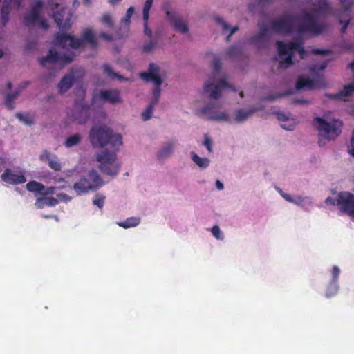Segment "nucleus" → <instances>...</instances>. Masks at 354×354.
<instances>
[{"label":"nucleus","mask_w":354,"mask_h":354,"mask_svg":"<svg viewBox=\"0 0 354 354\" xmlns=\"http://www.w3.org/2000/svg\"><path fill=\"white\" fill-rule=\"evenodd\" d=\"M8 1L10 2V6L11 3L13 2L17 5V8H19L21 3V0H8Z\"/></svg>","instance_id":"nucleus-63"},{"label":"nucleus","mask_w":354,"mask_h":354,"mask_svg":"<svg viewBox=\"0 0 354 354\" xmlns=\"http://www.w3.org/2000/svg\"><path fill=\"white\" fill-rule=\"evenodd\" d=\"M30 84L29 81H24L20 84L19 88L17 89L19 93H21L24 88H26Z\"/></svg>","instance_id":"nucleus-59"},{"label":"nucleus","mask_w":354,"mask_h":354,"mask_svg":"<svg viewBox=\"0 0 354 354\" xmlns=\"http://www.w3.org/2000/svg\"><path fill=\"white\" fill-rule=\"evenodd\" d=\"M100 36L101 38L104 39V40H106L108 41H111L113 39V35L110 34H106L105 32H101L100 34Z\"/></svg>","instance_id":"nucleus-56"},{"label":"nucleus","mask_w":354,"mask_h":354,"mask_svg":"<svg viewBox=\"0 0 354 354\" xmlns=\"http://www.w3.org/2000/svg\"><path fill=\"white\" fill-rule=\"evenodd\" d=\"M279 193L281 194V195L283 196V198L288 201V202H293V199L292 198V196L288 194H284L282 192L281 189L279 190Z\"/></svg>","instance_id":"nucleus-60"},{"label":"nucleus","mask_w":354,"mask_h":354,"mask_svg":"<svg viewBox=\"0 0 354 354\" xmlns=\"http://www.w3.org/2000/svg\"><path fill=\"white\" fill-rule=\"evenodd\" d=\"M325 203L328 205H337L338 207V196H337V198L328 196L325 200Z\"/></svg>","instance_id":"nucleus-50"},{"label":"nucleus","mask_w":354,"mask_h":354,"mask_svg":"<svg viewBox=\"0 0 354 354\" xmlns=\"http://www.w3.org/2000/svg\"><path fill=\"white\" fill-rule=\"evenodd\" d=\"M215 19L217 21V23L221 25L222 28V31L223 32H227L230 29V26L227 23H225L222 18L216 17Z\"/></svg>","instance_id":"nucleus-43"},{"label":"nucleus","mask_w":354,"mask_h":354,"mask_svg":"<svg viewBox=\"0 0 354 354\" xmlns=\"http://www.w3.org/2000/svg\"><path fill=\"white\" fill-rule=\"evenodd\" d=\"M42 7L43 2L41 0H35L30 10L41 14Z\"/></svg>","instance_id":"nucleus-41"},{"label":"nucleus","mask_w":354,"mask_h":354,"mask_svg":"<svg viewBox=\"0 0 354 354\" xmlns=\"http://www.w3.org/2000/svg\"><path fill=\"white\" fill-rule=\"evenodd\" d=\"M350 19H348L347 21H342L339 20V23L343 24V26L341 28V32L345 33L347 29V27L349 24Z\"/></svg>","instance_id":"nucleus-57"},{"label":"nucleus","mask_w":354,"mask_h":354,"mask_svg":"<svg viewBox=\"0 0 354 354\" xmlns=\"http://www.w3.org/2000/svg\"><path fill=\"white\" fill-rule=\"evenodd\" d=\"M10 12V2L8 0H4L2 7L1 8V17L3 26H6L9 20V15Z\"/></svg>","instance_id":"nucleus-26"},{"label":"nucleus","mask_w":354,"mask_h":354,"mask_svg":"<svg viewBox=\"0 0 354 354\" xmlns=\"http://www.w3.org/2000/svg\"><path fill=\"white\" fill-rule=\"evenodd\" d=\"M156 104L154 103H151L147 106L145 111L142 113V117L143 120L146 121L151 118L153 109Z\"/></svg>","instance_id":"nucleus-36"},{"label":"nucleus","mask_w":354,"mask_h":354,"mask_svg":"<svg viewBox=\"0 0 354 354\" xmlns=\"http://www.w3.org/2000/svg\"><path fill=\"white\" fill-rule=\"evenodd\" d=\"M19 93V91L17 90L6 96L5 105L9 110H12L14 109V101L17 98Z\"/></svg>","instance_id":"nucleus-28"},{"label":"nucleus","mask_w":354,"mask_h":354,"mask_svg":"<svg viewBox=\"0 0 354 354\" xmlns=\"http://www.w3.org/2000/svg\"><path fill=\"white\" fill-rule=\"evenodd\" d=\"M239 30V27L238 26H234L233 27L231 30H230V34L227 36V40L228 41L230 39V37L235 32H236L237 30Z\"/></svg>","instance_id":"nucleus-62"},{"label":"nucleus","mask_w":354,"mask_h":354,"mask_svg":"<svg viewBox=\"0 0 354 354\" xmlns=\"http://www.w3.org/2000/svg\"><path fill=\"white\" fill-rule=\"evenodd\" d=\"M276 44L279 55H288L286 58L279 61V68H286L293 64L292 59L295 51L299 53L301 59H304L306 55V52L301 41H289L288 43L277 41Z\"/></svg>","instance_id":"nucleus-5"},{"label":"nucleus","mask_w":354,"mask_h":354,"mask_svg":"<svg viewBox=\"0 0 354 354\" xmlns=\"http://www.w3.org/2000/svg\"><path fill=\"white\" fill-rule=\"evenodd\" d=\"M160 67L154 64L150 63L148 71L140 73V77L146 82H152L155 84V88L153 90V100L151 103L156 104L159 100L160 95V86L162 84V80L159 75Z\"/></svg>","instance_id":"nucleus-9"},{"label":"nucleus","mask_w":354,"mask_h":354,"mask_svg":"<svg viewBox=\"0 0 354 354\" xmlns=\"http://www.w3.org/2000/svg\"><path fill=\"white\" fill-rule=\"evenodd\" d=\"M326 66H327V63L325 62V63L320 64L319 66H314L313 67L310 68V71H315L316 70L323 71L326 68Z\"/></svg>","instance_id":"nucleus-58"},{"label":"nucleus","mask_w":354,"mask_h":354,"mask_svg":"<svg viewBox=\"0 0 354 354\" xmlns=\"http://www.w3.org/2000/svg\"><path fill=\"white\" fill-rule=\"evenodd\" d=\"M293 92L292 91H287L284 93H276V94H274V95H268L267 96H266L265 97L263 98V100L264 101H268V102H272L278 98H281V97H285V96H288V95H290L291 94H292Z\"/></svg>","instance_id":"nucleus-32"},{"label":"nucleus","mask_w":354,"mask_h":354,"mask_svg":"<svg viewBox=\"0 0 354 354\" xmlns=\"http://www.w3.org/2000/svg\"><path fill=\"white\" fill-rule=\"evenodd\" d=\"M166 15L167 19L172 24L175 30L183 34H185L188 32L189 29L187 23L180 17L170 11H167Z\"/></svg>","instance_id":"nucleus-18"},{"label":"nucleus","mask_w":354,"mask_h":354,"mask_svg":"<svg viewBox=\"0 0 354 354\" xmlns=\"http://www.w3.org/2000/svg\"><path fill=\"white\" fill-rule=\"evenodd\" d=\"M153 0H146L143 8V20L148 21L149 17V10L152 6Z\"/></svg>","instance_id":"nucleus-33"},{"label":"nucleus","mask_w":354,"mask_h":354,"mask_svg":"<svg viewBox=\"0 0 354 354\" xmlns=\"http://www.w3.org/2000/svg\"><path fill=\"white\" fill-rule=\"evenodd\" d=\"M203 145L206 147L209 152L212 151V140L207 135H205Z\"/></svg>","instance_id":"nucleus-49"},{"label":"nucleus","mask_w":354,"mask_h":354,"mask_svg":"<svg viewBox=\"0 0 354 354\" xmlns=\"http://www.w3.org/2000/svg\"><path fill=\"white\" fill-rule=\"evenodd\" d=\"M211 231L214 236L216 237L217 239H223V237L222 233L218 225L213 226Z\"/></svg>","instance_id":"nucleus-45"},{"label":"nucleus","mask_w":354,"mask_h":354,"mask_svg":"<svg viewBox=\"0 0 354 354\" xmlns=\"http://www.w3.org/2000/svg\"><path fill=\"white\" fill-rule=\"evenodd\" d=\"M104 73H106L109 77L111 78L117 77L118 79H123V77L118 73L113 71L111 66L109 64L103 65Z\"/></svg>","instance_id":"nucleus-35"},{"label":"nucleus","mask_w":354,"mask_h":354,"mask_svg":"<svg viewBox=\"0 0 354 354\" xmlns=\"http://www.w3.org/2000/svg\"><path fill=\"white\" fill-rule=\"evenodd\" d=\"M101 21L109 28H112L114 26L112 16L109 13L104 14L102 16Z\"/></svg>","instance_id":"nucleus-34"},{"label":"nucleus","mask_w":354,"mask_h":354,"mask_svg":"<svg viewBox=\"0 0 354 354\" xmlns=\"http://www.w3.org/2000/svg\"><path fill=\"white\" fill-rule=\"evenodd\" d=\"M82 98L75 100L73 107L67 112L68 118L80 124L87 122L91 116V106L84 102L85 91L82 90Z\"/></svg>","instance_id":"nucleus-6"},{"label":"nucleus","mask_w":354,"mask_h":354,"mask_svg":"<svg viewBox=\"0 0 354 354\" xmlns=\"http://www.w3.org/2000/svg\"><path fill=\"white\" fill-rule=\"evenodd\" d=\"M37 23L39 24V25L45 30L48 29V24L47 23V21L43 19H41V17H40V20H39V21H37Z\"/></svg>","instance_id":"nucleus-61"},{"label":"nucleus","mask_w":354,"mask_h":354,"mask_svg":"<svg viewBox=\"0 0 354 354\" xmlns=\"http://www.w3.org/2000/svg\"><path fill=\"white\" fill-rule=\"evenodd\" d=\"M84 43L89 44L93 49L97 48V39L92 30H84L82 34V39L62 32H57L55 35V45L62 49L66 48L67 46L73 49H79L84 47Z\"/></svg>","instance_id":"nucleus-4"},{"label":"nucleus","mask_w":354,"mask_h":354,"mask_svg":"<svg viewBox=\"0 0 354 354\" xmlns=\"http://www.w3.org/2000/svg\"><path fill=\"white\" fill-rule=\"evenodd\" d=\"M332 276H333V282L337 283L339 274L340 270L337 266H333L331 270Z\"/></svg>","instance_id":"nucleus-46"},{"label":"nucleus","mask_w":354,"mask_h":354,"mask_svg":"<svg viewBox=\"0 0 354 354\" xmlns=\"http://www.w3.org/2000/svg\"><path fill=\"white\" fill-rule=\"evenodd\" d=\"M223 88H229L234 91L236 89L230 85L225 79H221L216 84L207 82L205 84L204 90L207 93H209V97L217 100L221 97V91Z\"/></svg>","instance_id":"nucleus-15"},{"label":"nucleus","mask_w":354,"mask_h":354,"mask_svg":"<svg viewBox=\"0 0 354 354\" xmlns=\"http://www.w3.org/2000/svg\"><path fill=\"white\" fill-rule=\"evenodd\" d=\"M216 186L219 190H222L224 188L223 184L220 180H216Z\"/></svg>","instance_id":"nucleus-64"},{"label":"nucleus","mask_w":354,"mask_h":354,"mask_svg":"<svg viewBox=\"0 0 354 354\" xmlns=\"http://www.w3.org/2000/svg\"><path fill=\"white\" fill-rule=\"evenodd\" d=\"M41 14L30 11L29 13L26 14L24 17V24L28 27L34 26L40 20Z\"/></svg>","instance_id":"nucleus-24"},{"label":"nucleus","mask_w":354,"mask_h":354,"mask_svg":"<svg viewBox=\"0 0 354 354\" xmlns=\"http://www.w3.org/2000/svg\"><path fill=\"white\" fill-rule=\"evenodd\" d=\"M256 111H257V109H250L247 111L243 109H238L236 111L234 120L238 123L245 121Z\"/></svg>","instance_id":"nucleus-23"},{"label":"nucleus","mask_w":354,"mask_h":354,"mask_svg":"<svg viewBox=\"0 0 354 354\" xmlns=\"http://www.w3.org/2000/svg\"><path fill=\"white\" fill-rule=\"evenodd\" d=\"M294 104H310V102L307 100L302 98H294L292 101Z\"/></svg>","instance_id":"nucleus-52"},{"label":"nucleus","mask_w":354,"mask_h":354,"mask_svg":"<svg viewBox=\"0 0 354 354\" xmlns=\"http://www.w3.org/2000/svg\"><path fill=\"white\" fill-rule=\"evenodd\" d=\"M241 48L239 46H232L230 48H227L226 50V54L230 57H234L241 53Z\"/></svg>","instance_id":"nucleus-38"},{"label":"nucleus","mask_w":354,"mask_h":354,"mask_svg":"<svg viewBox=\"0 0 354 354\" xmlns=\"http://www.w3.org/2000/svg\"><path fill=\"white\" fill-rule=\"evenodd\" d=\"M354 92V84H350L345 85L343 90L335 94H326V95L333 100L342 99L343 97L351 96Z\"/></svg>","instance_id":"nucleus-20"},{"label":"nucleus","mask_w":354,"mask_h":354,"mask_svg":"<svg viewBox=\"0 0 354 354\" xmlns=\"http://www.w3.org/2000/svg\"><path fill=\"white\" fill-rule=\"evenodd\" d=\"M338 208L342 214L354 219V194L346 191L339 192Z\"/></svg>","instance_id":"nucleus-11"},{"label":"nucleus","mask_w":354,"mask_h":354,"mask_svg":"<svg viewBox=\"0 0 354 354\" xmlns=\"http://www.w3.org/2000/svg\"><path fill=\"white\" fill-rule=\"evenodd\" d=\"M297 19V17L295 15L283 14L279 18L271 20L269 22V26L266 25L261 26L258 24L259 31L251 37V41L254 44L259 43L266 37L269 29L277 34L289 35L295 29V24Z\"/></svg>","instance_id":"nucleus-3"},{"label":"nucleus","mask_w":354,"mask_h":354,"mask_svg":"<svg viewBox=\"0 0 354 354\" xmlns=\"http://www.w3.org/2000/svg\"><path fill=\"white\" fill-rule=\"evenodd\" d=\"M105 200V196L101 194H96L95 196V199L93 201V205L98 207L100 209H102L104 206Z\"/></svg>","instance_id":"nucleus-39"},{"label":"nucleus","mask_w":354,"mask_h":354,"mask_svg":"<svg viewBox=\"0 0 354 354\" xmlns=\"http://www.w3.org/2000/svg\"><path fill=\"white\" fill-rule=\"evenodd\" d=\"M48 166L55 171H59L62 169V165L56 156H54L53 159L50 158L48 162Z\"/></svg>","instance_id":"nucleus-37"},{"label":"nucleus","mask_w":354,"mask_h":354,"mask_svg":"<svg viewBox=\"0 0 354 354\" xmlns=\"http://www.w3.org/2000/svg\"><path fill=\"white\" fill-rule=\"evenodd\" d=\"M73 60V55L62 54L57 52L53 48L49 50L48 54L46 57L39 58V64L44 67H49L53 65L55 67L62 68L66 64L71 63Z\"/></svg>","instance_id":"nucleus-10"},{"label":"nucleus","mask_w":354,"mask_h":354,"mask_svg":"<svg viewBox=\"0 0 354 354\" xmlns=\"http://www.w3.org/2000/svg\"><path fill=\"white\" fill-rule=\"evenodd\" d=\"M156 46V42L153 41H150L148 43H146L142 46V50L145 53H149L153 49H154Z\"/></svg>","instance_id":"nucleus-42"},{"label":"nucleus","mask_w":354,"mask_h":354,"mask_svg":"<svg viewBox=\"0 0 354 354\" xmlns=\"http://www.w3.org/2000/svg\"><path fill=\"white\" fill-rule=\"evenodd\" d=\"M134 10V7L130 6L127 10L125 17L122 19V23H124V24L129 26V24H130V19L132 17Z\"/></svg>","instance_id":"nucleus-40"},{"label":"nucleus","mask_w":354,"mask_h":354,"mask_svg":"<svg viewBox=\"0 0 354 354\" xmlns=\"http://www.w3.org/2000/svg\"><path fill=\"white\" fill-rule=\"evenodd\" d=\"M221 63L220 59L218 57H215L212 62V66L214 68V73H216L219 71V70L221 68Z\"/></svg>","instance_id":"nucleus-48"},{"label":"nucleus","mask_w":354,"mask_h":354,"mask_svg":"<svg viewBox=\"0 0 354 354\" xmlns=\"http://www.w3.org/2000/svg\"><path fill=\"white\" fill-rule=\"evenodd\" d=\"M192 160L200 167L206 168L209 164V160L206 158H201L196 153L192 152Z\"/></svg>","instance_id":"nucleus-29"},{"label":"nucleus","mask_w":354,"mask_h":354,"mask_svg":"<svg viewBox=\"0 0 354 354\" xmlns=\"http://www.w3.org/2000/svg\"><path fill=\"white\" fill-rule=\"evenodd\" d=\"M98 96L103 102H108L111 104L122 102L120 91L116 89L101 90Z\"/></svg>","instance_id":"nucleus-17"},{"label":"nucleus","mask_w":354,"mask_h":354,"mask_svg":"<svg viewBox=\"0 0 354 354\" xmlns=\"http://www.w3.org/2000/svg\"><path fill=\"white\" fill-rule=\"evenodd\" d=\"M174 143L169 142L163 145L157 153V158L158 160H164L169 157L174 149Z\"/></svg>","instance_id":"nucleus-22"},{"label":"nucleus","mask_w":354,"mask_h":354,"mask_svg":"<svg viewBox=\"0 0 354 354\" xmlns=\"http://www.w3.org/2000/svg\"><path fill=\"white\" fill-rule=\"evenodd\" d=\"M333 13L334 12L331 10L327 0H319L316 8L310 12H304L301 17L304 24L296 28L297 34L303 35L309 32L315 35H320L324 31L325 26L318 24V19L320 17H325Z\"/></svg>","instance_id":"nucleus-2"},{"label":"nucleus","mask_w":354,"mask_h":354,"mask_svg":"<svg viewBox=\"0 0 354 354\" xmlns=\"http://www.w3.org/2000/svg\"><path fill=\"white\" fill-rule=\"evenodd\" d=\"M55 187H45V190L43 191V196L52 195L55 194Z\"/></svg>","instance_id":"nucleus-54"},{"label":"nucleus","mask_w":354,"mask_h":354,"mask_svg":"<svg viewBox=\"0 0 354 354\" xmlns=\"http://www.w3.org/2000/svg\"><path fill=\"white\" fill-rule=\"evenodd\" d=\"M89 140L94 148H103L109 146L111 151L103 150L97 155L96 159L100 163V169L104 174L115 176L120 169L117 161L116 151L122 145V137L115 133L106 125H94L89 132Z\"/></svg>","instance_id":"nucleus-1"},{"label":"nucleus","mask_w":354,"mask_h":354,"mask_svg":"<svg viewBox=\"0 0 354 354\" xmlns=\"http://www.w3.org/2000/svg\"><path fill=\"white\" fill-rule=\"evenodd\" d=\"M59 203V201L54 197H39L35 203L37 209H43L45 206L53 207Z\"/></svg>","instance_id":"nucleus-21"},{"label":"nucleus","mask_w":354,"mask_h":354,"mask_svg":"<svg viewBox=\"0 0 354 354\" xmlns=\"http://www.w3.org/2000/svg\"><path fill=\"white\" fill-rule=\"evenodd\" d=\"M325 86L324 77L323 75H317L312 80L308 77L299 76L295 85L296 90L299 91L304 88H322Z\"/></svg>","instance_id":"nucleus-14"},{"label":"nucleus","mask_w":354,"mask_h":354,"mask_svg":"<svg viewBox=\"0 0 354 354\" xmlns=\"http://www.w3.org/2000/svg\"><path fill=\"white\" fill-rule=\"evenodd\" d=\"M275 114H276L277 120L279 121L285 122V121H288L290 119V113L286 114L283 112L278 111V112H276Z\"/></svg>","instance_id":"nucleus-44"},{"label":"nucleus","mask_w":354,"mask_h":354,"mask_svg":"<svg viewBox=\"0 0 354 354\" xmlns=\"http://www.w3.org/2000/svg\"><path fill=\"white\" fill-rule=\"evenodd\" d=\"M145 34L149 37H151L152 32L148 26V21H144Z\"/></svg>","instance_id":"nucleus-55"},{"label":"nucleus","mask_w":354,"mask_h":354,"mask_svg":"<svg viewBox=\"0 0 354 354\" xmlns=\"http://www.w3.org/2000/svg\"><path fill=\"white\" fill-rule=\"evenodd\" d=\"M199 112L201 115H207V120L218 122H230V118L226 112H220L216 110V105L209 103L202 107Z\"/></svg>","instance_id":"nucleus-13"},{"label":"nucleus","mask_w":354,"mask_h":354,"mask_svg":"<svg viewBox=\"0 0 354 354\" xmlns=\"http://www.w3.org/2000/svg\"><path fill=\"white\" fill-rule=\"evenodd\" d=\"M103 185V181L99 174L95 170H91L86 176L81 178L73 185V189L77 194L85 193L88 190H96Z\"/></svg>","instance_id":"nucleus-7"},{"label":"nucleus","mask_w":354,"mask_h":354,"mask_svg":"<svg viewBox=\"0 0 354 354\" xmlns=\"http://www.w3.org/2000/svg\"><path fill=\"white\" fill-rule=\"evenodd\" d=\"M68 10L66 8H61L59 10L53 12V17L58 28L63 31L68 30L71 28V19L72 15L70 12L66 14Z\"/></svg>","instance_id":"nucleus-16"},{"label":"nucleus","mask_w":354,"mask_h":354,"mask_svg":"<svg viewBox=\"0 0 354 354\" xmlns=\"http://www.w3.org/2000/svg\"><path fill=\"white\" fill-rule=\"evenodd\" d=\"M26 171L24 169L18 168L17 170H12L10 168L5 169L1 175V179L3 182L12 185L24 184L26 182Z\"/></svg>","instance_id":"nucleus-12"},{"label":"nucleus","mask_w":354,"mask_h":354,"mask_svg":"<svg viewBox=\"0 0 354 354\" xmlns=\"http://www.w3.org/2000/svg\"><path fill=\"white\" fill-rule=\"evenodd\" d=\"M313 126L322 136L328 140H333L341 134L342 122H339V124H337V121L330 123L322 118L315 117L313 120Z\"/></svg>","instance_id":"nucleus-8"},{"label":"nucleus","mask_w":354,"mask_h":354,"mask_svg":"<svg viewBox=\"0 0 354 354\" xmlns=\"http://www.w3.org/2000/svg\"><path fill=\"white\" fill-rule=\"evenodd\" d=\"M341 5L344 8L346 12H348L352 5L353 0H340Z\"/></svg>","instance_id":"nucleus-47"},{"label":"nucleus","mask_w":354,"mask_h":354,"mask_svg":"<svg viewBox=\"0 0 354 354\" xmlns=\"http://www.w3.org/2000/svg\"><path fill=\"white\" fill-rule=\"evenodd\" d=\"M15 117L26 124L31 125L34 123L32 117L28 113H16Z\"/></svg>","instance_id":"nucleus-31"},{"label":"nucleus","mask_w":354,"mask_h":354,"mask_svg":"<svg viewBox=\"0 0 354 354\" xmlns=\"http://www.w3.org/2000/svg\"><path fill=\"white\" fill-rule=\"evenodd\" d=\"M81 136L79 133H75L66 138L64 142V145L68 148L72 147L79 144L81 140Z\"/></svg>","instance_id":"nucleus-30"},{"label":"nucleus","mask_w":354,"mask_h":354,"mask_svg":"<svg viewBox=\"0 0 354 354\" xmlns=\"http://www.w3.org/2000/svg\"><path fill=\"white\" fill-rule=\"evenodd\" d=\"M313 53L315 55H328L330 53L329 50L315 48L312 50Z\"/></svg>","instance_id":"nucleus-53"},{"label":"nucleus","mask_w":354,"mask_h":354,"mask_svg":"<svg viewBox=\"0 0 354 354\" xmlns=\"http://www.w3.org/2000/svg\"><path fill=\"white\" fill-rule=\"evenodd\" d=\"M39 159L43 162H48L50 159V153L47 150H44L39 156Z\"/></svg>","instance_id":"nucleus-51"},{"label":"nucleus","mask_w":354,"mask_h":354,"mask_svg":"<svg viewBox=\"0 0 354 354\" xmlns=\"http://www.w3.org/2000/svg\"><path fill=\"white\" fill-rule=\"evenodd\" d=\"M75 82V77L73 75H64L58 84L59 92L64 93L70 89Z\"/></svg>","instance_id":"nucleus-19"},{"label":"nucleus","mask_w":354,"mask_h":354,"mask_svg":"<svg viewBox=\"0 0 354 354\" xmlns=\"http://www.w3.org/2000/svg\"><path fill=\"white\" fill-rule=\"evenodd\" d=\"M26 187L28 191L36 194L42 195L43 191L45 190V186L42 183L35 180L28 182Z\"/></svg>","instance_id":"nucleus-25"},{"label":"nucleus","mask_w":354,"mask_h":354,"mask_svg":"<svg viewBox=\"0 0 354 354\" xmlns=\"http://www.w3.org/2000/svg\"><path fill=\"white\" fill-rule=\"evenodd\" d=\"M140 223V219L138 217H130L127 218L124 221L118 223L120 227L123 228H129L137 226Z\"/></svg>","instance_id":"nucleus-27"}]
</instances>
